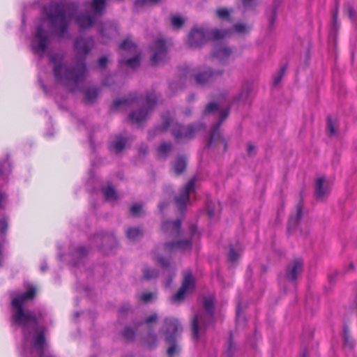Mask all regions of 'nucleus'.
<instances>
[{"label":"nucleus","instance_id":"obj_31","mask_svg":"<svg viewBox=\"0 0 357 357\" xmlns=\"http://www.w3.org/2000/svg\"><path fill=\"white\" fill-rule=\"evenodd\" d=\"M120 48L123 50H129L135 52L136 50V45L134 43L130 37H127L120 45Z\"/></svg>","mask_w":357,"mask_h":357},{"label":"nucleus","instance_id":"obj_20","mask_svg":"<svg viewBox=\"0 0 357 357\" xmlns=\"http://www.w3.org/2000/svg\"><path fill=\"white\" fill-rule=\"evenodd\" d=\"M136 100L137 96L135 95H130L127 98L114 100L112 105L111 109L112 111H117L122 108H126L130 106Z\"/></svg>","mask_w":357,"mask_h":357},{"label":"nucleus","instance_id":"obj_60","mask_svg":"<svg viewBox=\"0 0 357 357\" xmlns=\"http://www.w3.org/2000/svg\"><path fill=\"white\" fill-rule=\"evenodd\" d=\"M191 114V111L190 109H187L185 111L186 116H189Z\"/></svg>","mask_w":357,"mask_h":357},{"label":"nucleus","instance_id":"obj_29","mask_svg":"<svg viewBox=\"0 0 357 357\" xmlns=\"http://www.w3.org/2000/svg\"><path fill=\"white\" fill-rule=\"evenodd\" d=\"M142 230L139 227H131L126 231L127 237L132 241H135L142 236Z\"/></svg>","mask_w":357,"mask_h":357},{"label":"nucleus","instance_id":"obj_49","mask_svg":"<svg viewBox=\"0 0 357 357\" xmlns=\"http://www.w3.org/2000/svg\"><path fill=\"white\" fill-rule=\"evenodd\" d=\"M153 297V294L151 292L144 293L142 295L141 299L144 302L147 303L151 301Z\"/></svg>","mask_w":357,"mask_h":357},{"label":"nucleus","instance_id":"obj_59","mask_svg":"<svg viewBox=\"0 0 357 357\" xmlns=\"http://www.w3.org/2000/svg\"><path fill=\"white\" fill-rule=\"evenodd\" d=\"M3 197H4V195L3 193L0 192V202H2Z\"/></svg>","mask_w":357,"mask_h":357},{"label":"nucleus","instance_id":"obj_15","mask_svg":"<svg viewBox=\"0 0 357 357\" xmlns=\"http://www.w3.org/2000/svg\"><path fill=\"white\" fill-rule=\"evenodd\" d=\"M181 222L180 220H166L161 225L162 231L167 237L177 238L181 233Z\"/></svg>","mask_w":357,"mask_h":357},{"label":"nucleus","instance_id":"obj_57","mask_svg":"<svg viewBox=\"0 0 357 357\" xmlns=\"http://www.w3.org/2000/svg\"><path fill=\"white\" fill-rule=\"evenodd\" d=\"M208 215L210 218H212L214 216V213L211 210L208 211Z\"/></svg>","mask_w":357,"mask_h":357},{"label":"nucleus","instance_id":"obj_8","mask_svg":"<svg viewBox=\"0 0 357 357\" xmlns=\"http://www.w3.org/2000/svg\"><path fill=\"white\" fill-rule=\"evenodd\" d=\"M229 109L221 110L218 121L213 125L206 146L208 147L218 146L219 144H222L223 151L227 149V140L220 133V126L229 115Z\"/></svg>","mask_w":357,"mask_h":357},{"label":"nucleus","instance_id":"obj_51","mask_svg":"<svg viewBox=\"0 0 357 357\" xmlns=\"http://www.w3.org/2000/svg\"><path fill=\"white\" fill-rule=\"evenodd\" d=\"M157 318H158V317L155 314H151L146 319L145 323L150 324V323L154 322L157 320Z\"/></svg>","mask_w":357,"mask_h":357},{"label":"nucleus","instance_id":"obj_39","mask_svg":"<svg viewBox=\"0 0 357 357\" xmlns=\"http://www.w3.org/2000/svg\"><path fill=\"white\" fill-rule=\"evenodd\" d=\"M8 227V219L6 217L0 218V236L5 235Z\"/></svg>","mask_w":357,"mask_h":357},{"label":"nucleus","instance_id":"obj_13","mask_svg":"<svg viewBox=\"0 0 357 357\" xmlns=\"http://www.w3.org/2000/svg\"><path fill=\"white\" fill-rule=\"evenodd\" d=\"M195 287V279L190 271H185L183 273L182 284L178 291L172 296L174 302L183 300L188 291L192 290Z\"/></svg>","mask_w":357,"mask_h":357},{"label":"nucleus","instance_id":"obj_50","mask_svg":"<svg viewBox=\"0 0 357 357\" xmlns=\"http://www.w3.org/2000/svg\"><path fill=\"white\" fill-rule=\"evenodd\" d=\"M107 61H108V59L105 56L100 57L98 59L99 66L101 68H105L107 63Z\"/></svg>","mask_w":357,"mask_h":357},{"label":"nucleus","instance_id":"obj_36","mask_svg":"<svg viewBox=\"0 0 357 357\" xmlns=\"http://www.w3.org/2000/svg\"><path fill=\"white\" fill-rule=\"evenodd\" d=\"M249 88L248 86L243 87L239 94L235 98L234 100L236 102L245 101L249 96Z\"/></svg>","mask_w":357,"mask_h":357},{"label":"nucleus","instance_id":"obj_34","mask_svg":"<svg viewBox=\"0 0 357 357\" xmlns=\"http://www.w3.org/2000/svg\"><path fill=\"white\" fill-rule=\"evenodd\" d=\"M233 28H234V31L238 34L246 33L250 29V27L249 26H248L247 24H243V23L235 24L234 25Z\"/></svg>","mask_w":357,"mask_h":357},{"label":"nucleus","instance_id":"obj_9","mask_svg":"<svg viewBox=\"0 0 357 357\" xmlns=\"http://www.w3.org/2000/svg\"><path fill=\"white\" fill-rule=\"evenodd\" d=\"M106 6L105 0H92V8L94 10L93 15L82 14L76 18V22L81 29L91 27L96 16H100Z\"/></svg>","mask_w":357,"mask_h":357},{"label":"nucleus","instance_id":"obj_58","mask_svg":"<svg viewBox=\"0 0 357 357\" xmlns=\"http://www.w3.org/2000/svg\"><path fill=\"white\" fill-rule=\"evenodd\" d=\"M172 278H169L167 280V283H166V286H167V287L170 286L171 282H172Z\"/></svg>","mask_w":357,"mask_h":357},{"label":"nucleus","instance_id":"obj_46","mask_svg":"<svg viewBox=\"0 0 357 357\" xmlns=\"http://www.w3.org/2000/svg\"><path fill=\"white\" fill-rule=\"evenodd\" d=\"M160 0H136L135 3V7L143 6L146 3H150L151 4L156 3Z\"/></svg>","mask_w":357,"mask_h":357},{"label":"nucleus","instance_id":"obj_3","mask_svg":"<svg viewBox=\"0 0 357 357\" xmlns=\"http://www.w3.org/2000/svg\"><path fill=\"white\" fill-rule=\"evenodd\" d=\"M77 6L75 3H51L46 10V16L50 26L55 29L59 38H64Z\"/></svg>","mask_w":357,"mask_h":357},{"label":"nucleus","instance_id":"obj_56","mask_svg":"<svg viewBox=\"0 0 357 357\" xmlns=\"http://www.w3.org/2000/svg\"><path fill=\"white\" fill-rule=\"evenodd\" d=\"M333 20L335 24L337 23V10H336L333 15Z\"/></svg>","mask_w":357,"mask_h":357},{"label":"nucleus","instance_id":"obj_45","mask_svg":"<svg viewBox=\"0 0 357 357\" xmlns=\"http://www.w3.org/2000/svg\"><path fill=\"white\" fill-rule=\"evenodd\" d=\"M238 253L235 250L233 246H231L229 253V259L231 262H235L238 258Z\"/></svg>","mask_w":357,"mask_h":357},{"label":"nucleus","instance_id":"obj_25","mask_svg":"<svg viewBox=\"0 0 357 357\" xmlns=\"http://www.w3.org/2000/svg\"><path fill=\"white\" fill-rule=\"evenodd\" d=\"M303 215V205L301 202H299L296 205V213L294 215H291L289 220L288 227L289 229L294 227L297 225Z\"/></svg>","mask_w":357,"mask_h":357},{"label":"nucleus","instance_id":"obj_44","mask_svg":"<svg viewBox=\"0 0 357 357\" xmlns=\"http://www.w3.org/2000/svg\"><path fill=\"white\" fill-rule=\"evenodd\" d=\"M344 346L349 349H352L354 346L353 340L346 333L344 336Z\"/></svg>","mask_w":357,"mask_h":357},{"label":"nucleus","instance_id":"obj_33","mask_svg":"<svg viewBox=\"0 0 357 357\" xmlns=\"http://www.w3.org/2000/svg\"><path fill=\"white\" fill-rule=\"evenodd\" d=\"M120 63H125L128 66L135 69L139 66L140 58H139V56L137 55V56H134L133 58L128 59L126 61H120Z\"/></svg>","mask_w":357,"mask_h":357},{"label":"nucleus","instance_id":"obj_6","mask_svg":"<svg viewBox=\"0 0 357 357\" xmlns=\"http://www.w3.org/2000/svg\"><path fill=\"white\" fill-rule=\"evenodd\" d=\"M165 340L169 344L167 354L169 357H173L179 352V349L176 343L178 333L182 331V326L179 321L173 318H168L165 320Z\"/></svg>","mask_w":357,"mask_h":357},{"label":"nucleus","instance_id":"obj_63","mask_svg":"<svg viewBox=\"0 0 357 357\" xmlns=\"http://www.w3.org/2000/svg\"><path fill=\"white\" fill-rule=\"evenodd\" d=\"M174 87V84H173V83H172V84H170V88H171V89H173Z\"/></svg>","mask_w":357,"mask_h":357},{"label":"nucleus","instance_id":"obj_24","mask_svg":"<svg viewBox=\"0 0 357 357\" xmlns=\"http://www.w3.org/2000/svg\"><path fill=\"white\" fill-rule=\"evenodd\" d=\"M162 126L155 128V132H165L170 127L173 122V119L169 112H166L162 115Z\"/></svg>","mask_w":357,"mask_h":357},{"label":"nucleus","instance_id":"obj_52","mask_svg":"<svg viewBox=\"0 0 357 357\" xmlns=\"http://www.w3.org/2000/svg\"><path fill=\"white\" fill-rule=\"evenodd\" d=\"M255 146L251 144H248V154L250 155H252L254 153H255Z\"/></svg>","mask_w":357,"mask_h":357},{"label":"nucleus","instance_id":"obj_2","mask_svg":"<svg viewBox=\"0 0 357 357\" xmlns=\"http://www.w3.org/2000/svg\"><path fill=\"white\" fill-rule=\"evenodd\" d=\"M36 294V288L30 287L26 291L19 294L13 298L10 305L12 308V314L10 321L16 325L22 328V332L24 336L29 335V326L33 327L36 331V335L33 340V345L35 349L38 352V355L43 354L47 345L45 339V328L44 326H38V320L34 312L24 309V303L35 298Z\"/></svg>","mask_w":357,"mask_h":357},{"label":"nucleus","instance_id":"obj_19","mask_svg":"<svg viewBox=\"0 0 357 357\" xmlns=\"http://www.w3.org/2000/svg\"><path fill=\"white\" fill-rule=\"evenodd\" d=\"M325 183L324 178H318L315 181L314 192L317 199H324V197L329 193L328 185Z\"/></svg>","mask_w":357,"mask_h":357},{"label":"nucleus","instance_id":"obj_11","mask_svg":"<svg viewBox=\"0 0 357 357\" xmlns=\"http://www.w3.org/2000/svg\"><path fill=\"white\" fill-rule=\"evenodd\" d=\"M195 178H192L181 189L179 195L174 198L176 204L181 212L185 210L187 203L190 201V195L195 192Z\"/></svg>","mask_w":357,"mask_h":357},{"label":"nucleus","instance_id":"obj_27","mask_svg":"<svg viewBox=\"0 0 357 357\" xmlns=\"http://www.w3.org/2000/svg\"><path fill=\"white\" fill-rule=\"evenodd\" d=\"M173 149V144L170 142H162L157 149L158 156L160 158H167Z\"/></svg>","mask_w":357,"mask_h":357},{"label":"nucleus","instance_id":"obj_12","mask_svg":"<svg viewBox=\"0 0 357 357\" xmlns=\"http://www.w3.org/2000/svg\"><path fill=\"white\" fill-rule=\"evenodd\" d=\"M152 52L151 62L154 66L164 63L167 59L166 42L162 39H157L151 47Z\"/></svg>","mask_w":357,"mask_h":357},{"label":"nucleus","instance_id":"obj_10","mask_svg":"<svg viewBox=\"0 0 357 357\" xmlns=\"http://www.w3.org/2000/svg\"><path fill=\"white\" fill-rule=\"evenodd\" d=\"M157 102V96L154 93H149L146 98V108H142L132 112L129 119L133 123H140L147 119Z\"/></svg>","mask_w":357,"mask_h":357},{"label":"nucleus","instance_id":"obj_4","mask_svg":"<svg viewBox=\"0 0 357 357\" xmlns=\"http://www.w3.org/2000/svg\"><path fill=\"white\" fill-rule=\"evenodd\" d=\"M204 307L207 313L201 312L193 317L192 320V338L195 342H198L203 335L209 323L213 320L214 317V299L213 297H206L204 299Z\"/></svg>","mask_w":357,"mask_h":357},{"label":"nucleus","instance_id":"obj_7","mask_svg":"<svg viewBox=\"0 0 357 357\" xmlns=\"http://www.w3.org/2000/svg\"><path fill=\"white\" fill-rule=\"evenodd\" d=\"M205 125L202 123L183 126L178 123L172 124V134L178 142H185L193 139L197 132L204 130Z\"/></svg>","mask_w":357,"mask_h":357},{"label":"nucleus","instance_id":"obj_26","mask_svg":"<svg viewBox=\"0 0 357 357\" xmlns=\"http://www.w3.org/2000/svg\"><path fill=\"white\" fill-rule=\"evenodd\" d=\"M105 199L107 202H115L118 199V195L112 184L108 185L106 188L102 189Z\"/></svg>","mask_w":357,"mask_h":357},{"label":"nucleus","instance_id":"obj_37","mask_svg":"<svg viewBox=\"0 0 357 357\" xmlns=\"http://www.w3.org/2000/svg\"><path fill=\"white\" fill-rule=\"evenodd\" d=\"M158 275V273L155 269H151L146 268L144 270V278L145 280H151L156 278Z\"/></svg>","mask_w":357,"mask_h":357},{"label":"nucleus","instance_id":"obj_64","mask_svg":"<svg viewBox=\"0 0 357 357\" xmlns=\"http://www.w3.org/2000/svg\"><path fill=\"white\" fill-rule=\"evenodd\" d=\"M123 310H124L123 308L120 309V312H123Z\"/></svg>","mask_w":357,"mask_h":357},{"label":"nucleus","instance_id":"obj_43","mask_svg":"<svg viewBox=\"0 0 357 357\" xmlns=\"http://www.w3.org/2000/svg\"><path fill=\"white\" fill-rule=\"evenodd\" d=\"M142 211V206L139 204H135L130 207V213L132 215L137 216Z\"/></svg>","mask_w":357,"mask_h":357},{"label":"nucleus","instance_id":"obj_35","mask_svg":"<svg viewBox=\"0 0 357 357\" xmlns=\"http://www.w3.org/2000/svg\"><path fill=\"white\" fill-rule=\"evenodd\" d=\"M286 70H287V66L286 65H284L282 66L279 72L274 76L273 77V84L275 86H277L280 84V82H281L284 75L286 73Z\"/></svg>","mask_w":357,"mask_h":357},{"label":"nucleus","instance_id":"obj_28","mask_svg":"<svg viewBox=\"0 0 357 357\" xmlns=\"http://www.w3.org/2000/svg\"><path fill=\"white\" fill-rule=\"evenodd\" d=\"M98 96V90L96 88H89L84 92V100L86 102H93Z\"/></svg>","mask_w":357,"mask_h":357},{"label":"nucleus","instance_id":"obj_53","mask_svg":"<svg viewBox=\"0 0 357 357\" xmlns=\"http://www.w3.org/2000/svg\"><path fill=\"white\" fill-rule=\"evenodd\" d=\"M77 252L80 256H84L86 254V250L84 247H79L77 249Z\"/></svg>","mask_w":357,"mask_h":357},{"label":"nucleus","instance_id":"obj_18","mask_svg":"<svg viewBox=\"0 0 357 357\" xmlns=\"http://www.w3.org/2000/svg\"><path fill=\"white\" fill-rule=\"evenodd\" d=\"M192 246V241L190 239L174 241L166 243L164 245V250L167 254H171L175 250L185 251L190 250Z\"/></svg>","mask_w":357,"mask_h":357},{"label":"nucleus","instance_id":"obj_16","mask_svg":"<svg viewBox=\"0 0 357 357\" xmlns=\"http://www.w3.org/2000/svg\"><path fill=\"white\" fill-rule=\"evenodd\" d=\"M303 261L301 259H295L289 263L286 269L285 278L290 282H295L302 273Z\"/></svg>","mask_w":357,"mask_h":357},{"label":"nucleus","instance_id":"obj_21","mask_svg":"<svg viewBox=\"0 0 357 357\" xmlns=\"http://www.w3.org/2000/svg\"><path fill=\"white\" fill-rule=\"evenodd\" d=\"M100 34L102 38H109L117 33L116 26L110 22L102 23L99 29Z\"/></svg>","mask_w":357,"mask_h":357},{"label":"nucleus","instance_id":"obj_22","mask_svg":"<svg viewBox=\"0 0 357 357\" xmlns=\"http://www.w3.org/2000/svg\"><path fill=\"white\" fill-rule=\"evenodd\" d=\"M231 54V50L228 47H222L220 45L215 48L213 57L217 58L221 63H225Z\"/></svg>","mask_w":357,"mask_h":357},{"label":"nucleus","instance_id":"obj_32","mask_svg":"<svg viewBox=\"0 0 357 357\" xmlns=\"http://www.w3.org/2000/svg\"><path fill=\"white\" fill-rule=\"evenodd\" d=\"M126 140L124 137H119L117 140L113 143V148L116 153L121 152L126 146Z\"/></svg>","mask_w":357,"mask_h":357},{"label":"nucleus","instance_id":"obj_62","mask_svg":"<svg viewBox=\"0 0 357 357\" xmlns=\"http://www.w3.org/2000/svg\"><path fill=\"white\" fill-rule=\"evenodd\" d=\"M349 267H350V268L353 269L354 268V264L353 263H350Z\"/></svg>","mask_w":357,"mask_h":357},{"label":"nucleus","instance_id":"obj_48","mask_svg":"<svg viewBox=\"0 0 357 357\" xmlns=\"http://www.w3.org/2000/svg\"><path fill=\"white\" fill-rule=\"evenodd\" d=\"M156 261L164 268L168 267L169 265V261L162 257H158Z\"/></svg>","mask_w":357,"mask_h":357},{"label":"nucleus","instance_id":"obj_23","mask_svg":"<svg viewBox=\"0 0 357 357\" xmlns=\"http://www.w3.org/2000/svg\"><path fill=\"white\" fill-rule=\"evenodd\" d=\"M187 167V159L183 155L177 157L173 163V171L175 175L179 176L183 173Z\"/></svg>","mask_w":357,"mask_h":357},{"label":"nucleus","instance_id":"obj_14","mask_svg":"<svg viewBox=\"0 0 357 357\" xmlns=\"http://www.w3.org/2000/svg\"><path fill=\"white\" fill-rule=\"evenodd\" d=\"M35 38L37 39V42L32 44L33 52L36 54L43 56L48 47L49 38L41 25L37 27Z\"/></svg>","mask_w":357,"mask_h":357},{"label":"nucleus","instance_id":"obj_55","mask_svg":"<svg viewBox=\"0 0 357 357\" xmlns=\"http://www.w3.org/2000/svg\"><path fill=\"white\" fill-rule=\"evenodd\" d=\"M167 203H166L165 202H161L158 204V207L160 210L164 209L165 207H167Z\"/></svg>","mask_w":357,"mask_h":357},{"label":"nucleus","instance_id":"obj_47","mask_svg":"<svg viewBox=\"0 0 357 357\" xmlns=\"http://www.w3.org/2000/svg\"><path fill=\"white\" fill-rule=\"evenodd\" d=\"M242 3L246 8H252L257 5L256 0H242Z\"/></svg>","mask_w":357,"mask_h":357},{"label":"nucleus","instance_id":"obj_1","mask_svg":"<svg viewBox=\"0 0 357 357\" xmlns=\"http://www.w3.org/2000/svg\"><path fill=\"white\" fill-rule=\"evenodd\" d=\"M94 45L92 38H78L75 41V50L78 59L77 64L73 68H67L60 63L63 59L59 54H52L50 60L54 64V75L57 82L66 86L70 91H75L79 89V84L82 83L86 75V66L85 56L90 52Z\"/></svg>","mask_w":357,"mask_h":357},{"label":"nucleus","instance_id":"obj_61","mask_svg":"<svg viewBox=\"0 0 357 357\" xmlns=\"http://www.w3.org/2000/svg\"><path fill=\"white\" fill-rule=\"evenodd\" d=\"M194 98H195V97H194V96H193V95H192V96H189V100H194Z\"/></svg>","mask_w":357,"mask_h":357},{"label":"nucleus","instance_id":"obj_41","mask_svg":"<svg viewBox=\"0 0 357 357\" xmlns=\"http://www.w3.org/2000/svg\"><path fill=\"white\" fill-rule=\"evenodd\" d=\"M123 337L128 340V341H130V340H132L134 339V337H135V331L131 329L129 327H126L124 331H123Z\"/></svg>","mask_w":357,"mask_h":357},{"label":"nucleus","instance_id":"obj_5","mask_svg":"<svg viewBox=\"0 0 357 357\" xmlns=\"http://www.w3.org/2000/svg\"><path fill=\"white\" fill-rule=\"evenodd\" d=\"M229 30L213 29L206 32L204 29H193L188 36V44L191 47H199L208 40H217L226 37Z\"/></svg>","mask_w":357,"mask_h":357},{"label":"nucleus","instance_id":"obj_40","mask_svg":"<svg viewBox=\"0 0 357 357\" xmlns=\"http://www.w3.org/2000/svg\"><path fill=\"white\" fill-rule=\"evenodd\" d=\"M171 22L174 27L179 29L184 24V20L181 17L174 15L172 17Z\"/></svg>","mask_w":357,"mask_h":357},{"label":"nucleus","instance_id":"obj_17","mask_svg":"<svg viewBox=\"0 0 357 357\" xmlns=\"http://www.w3.org/2000/svg\"><path fill=\"white\" fill-rule=\"evenodd\" d=\"M223 70L213 71L211 68H207L206 70L199 72L195 75V79L197 84L204 85L208 82L213 81L216 77H220L223 75Z\"/></svg>","mask_w":357,"mask_h":357},{"label":"nucleus","instance_id":"obj_42","mask_svg":"<svg viewBox=\"0 0 357 357\" xmlns=\"http://www.w3.org/2000/svg\"><path fill=\"white\" fill-rule=\"evenodd\" d=\"M327 130L329 135H333L336 133L335 123L331 118L327 119Z\"/></svg>","mask_w":357,"mask_h":357},{"label":"nucleus","instance_id":"obj_30","mask_svg":"<svg viewBox=\"0 0 357 357\" xmlns=\"http://www.w3.org/2000/svg\"><path fill=\"white\" fill-rule=\"evenodd\" d=\"M232 9H228L227 8H218L216 10V15L218 18L221 20H226L228 21L231 20V13Z\"/></svg>","mask_w":357,"mask_h":357},{"label":"nucleus","instance_id":"obj_54","mask_svg":"<svg viewBox=\"0 0 357 357\" xmlns=\"http://www.w3.org/2000/svg\"><path fill=\"white\" fill-rule=\"evenodd\" d=\"M275 17H276V11H275V10H274L273 13V16L270 19V25L271 26H272L273 24Z\"/></svg>","mask_w":357,"mask_h":357},{"label":"nucleus","instance_id":"obj_38","mask_svg":"<svg viewBox=\"0 0 357 357\" xmlns=\"http://www.w3.org/2000/svg\"><path fill=\"white\" fill-rule=\"evenodd\" d=\"M219 107V105L218 103H215V102H209L205 107L204 112H203V114L204 115H207V114H209L211 113H213L215 111L218 110Z\"/></svg>","mask_w":357,"mask_h":357}]
</instances>
